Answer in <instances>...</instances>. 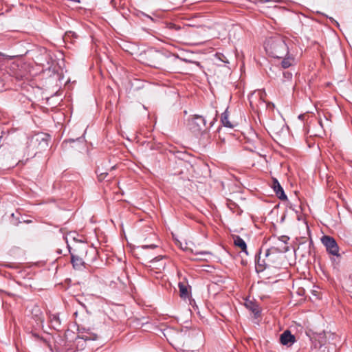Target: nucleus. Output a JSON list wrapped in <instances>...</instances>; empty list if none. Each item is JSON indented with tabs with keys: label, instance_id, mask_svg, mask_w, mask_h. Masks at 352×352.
I'll return each instance as SVG.
<instances>
[{
	"label": "nucleus",
	"instance_id": "nucleus-13",
	"mask_svg": "<svg viewBox=\"0 0 352 352\" xmlns=\"http://www.w3.org/2000/svg\"><path fill=\"white\" fill-rule=\"evenodd\" d=\"M260 254L261 252L259 253L258 257L256 258V270L258 272L264 271V270L270 265V263L272 261L270 256L265 257L266 259H261Z\"/></svg>",
	"mask_w": 352,
	"mask_h": 352
},
{
	"label": "nucleus",
	"instance_id": "nucleus-29",
	"mask_svg": "<svg viewBox=\"0 0 352 352\" xmlns=\"http://www.w3.org/2000/svg\"><path fill=\"white\" fill-rule=\"evenodd\" d=\"M329 19H330L332 22H333L334 23H336L337 26H339V23H338L336 21H335L333 18H330Z\"/></svg>",
	"mask_w": 352,
	"mask_h": 352
},
{
	"label": "nucleus",
	"instance_id": "nucleus-20",
	"mask_svg": "<svg viewBox=\"0 0 352 352\" xmlns=\"http://www.w3.org/2000/svg\"><path fill=\"white\" fill-rule=\"evenodd\" d=\"M283 60L281 62V66L283 68L286 69L289 67L294 64V59L289 56H285L283 58Z\"/></svg>",
	"mask_w": 352,
	"mask_h": 352
},
{
	"label": "nucleus",
	"instance_id": "nucleus-10",
	"mask_svg": "<svg viewBox=\"0 0 352 352\" xmlns=\"http://www.w3.org/2000/svg\"><path fill=\"white\" fill-rule=\"evenodd\" d=\"M31 314L32 318L35 320L37 325L43 326V323L44 322V316L41 308L38 305H34L33 306L31 310Z\"/></svg>",
	"mask_w": 352,
	"mask_h": 352
},
{
	"label": "nucleus",
	"instance_id": "nucleus-3",
	"mask_svg": "<svg viewBox=\"0 0 352 352\" xmlns=\"http://www.w3.org/2000/svg\"><path fill=\"white\" fill-rule=\"evenodd\" d=\"M147 58L149 66L161 69H170L173 62L177 60V56L170 53L155 51L148 53Z\"/></svg>",
	"mask_w": 352,
	"mask_h": 352
},
{
	"label": "nucleus",
	"instance_id": "nucleus-33",
	"mask_svg": "<svg viewBox=\"0 0 352 352\" xmlns=\"http://www.w3.org/2000/svg\"><path fill=\"white\" fill-rule=\"evenodd\" d=\"M223 63H228V61H226L224 60H221Z\"/></svg>",
	"mask_w": 352,
	"mask_h": 352
},
{
	"label": "nucleus",
	"instance_id": "nucleus-4",
	"mask_svg": "<svg viewBox=\"0 0 352 352\" xmlns=\"http://www.w3.org/2000/svg\"><path fill=\"white\" fill-rule=\"evenodd\" d=\"M289 240V238L285 235L278 238H274V245L266 250L265 256L269 257L273 254L285 253L288 252L289 250V248L287 245V242Z\"/></svg>",
	"mask_w": 352,
	"mask_h": 352
},
{
	"label": "nucleus",
	"instance_id": "nucleus-2",
	"mask_svg": "<svg viewBox=\"0 0 352 352\" xmlns=\"http://www.w3.org/2000/svg\"><path fill=\"white\" fill-rule=\"evenodd\" d=\"M265 50L269 56L274 58H283L289 54L285 38L280 35L267 38L265 43Z\"/></svg>",
	"mask_w": 352,
	"mask_h": 352
},
{
	"label": "nucleus",
	"instance_id": "nucleus-30",
	"mask_svg": "<svg viewBox=\"0 0 352 352\" xmlns=\"http://www.w3.org/2000/svg\"><path fill=\"white\" fill-rule=\"evenodd\" d=\"M68 142H74V139H69V140H68ZM65 142H67V141H65Z\"/></svg>",
	"mask_w": 352,
	"mask_h": 352
},
{
	"label": "nucleus",
	"instance_id": "nucleus-12",
	"mask_svg": "<svg viewBox=\"0 0 352 352\" xmlns=\"http://www.w3.org/2000/svg\"><path fill=\"white\" fill-rule=\"evenodd\" d=\"M272 188L279 199L282 201L287 199V197L285 195L283 188L276 178H273Z\"/></svg>",
	"mask_w": 352,
	"mask_h": 352
},
{
	"label": "nucleus",
	"instance_id": "nucleus-19",
	"mask_svg": "<svg viewBox=\"0 0 352 352\" xmlns=\"http://www.w3.org/2000/svg\"><path fill=\"white\" fill-rule=\"evenodd\" d=\"M178 287L181 298H186L188 296V292L186 285L183 283H179Z\"/></svg>",
	"mask_w": 352,
	"mask_h": 352
},
{
	"label": "nucleus",
	"instance_id": "nucleus-27",
	"mask_svg": "<svg viewBox=\"0 0 352 352\" xmlns=\"http://www.w3.org/2000/svg\"><path fill=\"white\" fill-rule=\"evenodd\" d=\"M157 246L155 245H145V246H143L144 248H156Z\"/></svg>",
	"mask_w": 352,
	"mask_h": 352
},
{
	"label": "nucleus",
	"instance_id": "nucleus-21",
	"mask_svg": "<svg viewBox=\"0 0 352 352\" xmlns=\"http://www.w3.org/2000/svg\"><path fill=\"white\" fill-rule=\"evenodd\" d=\"M32 336L33 338H34L36 340H38V341H41V342H43L45 346H49V342L48 341L39 336L38 333H36V332H32Z\"/></svg>",
	"mask_w": 352,
	"mask_h": 352
},
{
	"label": "nucleus",
	"instance_id": "nucleus-17",
	"mask_svg": "<svg viewBox=\"0 0 352 352\" xmlns=\"http://www.w3.org/2000/svg\"><path fill=\"white\" fill-rule=\"evenodd\" d=\"M43 51H44L43 56H44L45 60H43L42 58L39 57V56L36 57V64L42 65L43 67H44L45 65V63H47V65H50V60H51L49 54L47 53L46 50L43 49Z\"/></svg>",
	"mask_w": 352,
	"mask_h": 352
},
{
	"label": "nucleus",
	"instance_id": "nucleus-5",
	"mask_svg": "<svg viewBox=\"0 0 352 352\" xmlns=\"http://www.w3.org/2000/svg\"><path fill=\"white\" fill-rule=\"evenodd\" d=\"M206 121L201 116L195 115L188 121V127L194 134L201 135L206 131Z\"/></svg>",
	"mask_w": 352,
	"mask_h": 352
},
{
	"label": "nucleus",
	"instance_id": "nucleus-6",
	"mask_svg": "<svg viewBox=\"0 0 352 352\" xmlns=\"http://www.w3.org/2000/svg\"><path fill=\"white\" fill-rule=\"evenodd\" d=\"M322 243L326 248L327 252L333 256H339V247L336 241L331 236L324 235L321 238Z\"/></svg>",
	"mask_w": 352,
	"mask_h": 352
},
{
	"label": "nucleus",
	"instance_id": "nucleus-26",
	"mask_svg": "<svg viewBox=\"0 0 352 352\" xmlns=\"http://www.w3.org/2000/svg\"><path fill=\"white\" fill-rule=\"evenodd\" d=\"M258 97H259V98L261 100L260 102L261 103H264V100H262V93L258 91Z\"/></svg>",
	"mask_w": 352,
	"mask_h": 352
},
{
	"label": "nucleus",
	"instance_id": "nucleus-7",
	"mask_svg": "<svg viewBox=\"0 0 352 352\" xmlns=\"http://www.w3.org/2000/svg\"><path fill=\"white\" fill-rule=\"evenodd\" d=\"M166 263L163 261V256L155 257L150 261V270L154 273H161L164 270Z\"/></svg>",
	"mask_w": 352,
	"mask_h": 352
},
{
	"label": "nucleus",
	"instance_id": "nucleus-32",
	"mask_svg": "<svg viewBox=\"0 0 352 352\" xmlns=\"http://www.w3.org/2000/svg\"><path fill=\"white\" fill-rule=\"evenodd\" d=\"M82 140V138H77V140H78V141H80V140Z\"/></svg>",
	"mask_w": 352,
	"mask_h": 352
},
{
	"label": "nucleus",
	"instance_id": "nucleus-24",
	"mask_svg": "<svg viewBox=\"0 0 352 352\" xmlns=\"http://www.w3.org/2000/svg\"><path fill=\"white\" fill-rule=\"evenodd\" d=\"M188 25H184V26L183 27V28H186V27H188ZM174 28V29H173V31H175V32H178V31H179L180 30H182V28L181 26H179V25H177V24H175V28Z\"/></svg>",
	"mask_w": 352,
	"mask_h": 352
},
{
	"label": "nucleus",
	"instance_id": "nucleus-9",
	"mask_svg": "<svg viewBox=\"0 0 352 352\" xmlns=\"http://www.w3.org/2000/svg\"><path fill=\"white\" fill-rule=\"evenodd\" d=\"M296 341V337L292 334L289 330H285L280 336V342L283 345H285L287 346H292Z\"/></svg>",
	"mask_w": 352,
	"mask_h": 352
},
{
	"label": "nucleus",
	"instance_id": "nucleus-16",
	"mask_svg": "<svg viewBox=\"0 0 352 352\" xmlns=\"http://www.w3.org/2000/svg\"><path fill=\"white\" fill-rule=\"evenodd\" d=\"M234 244L241 248V251L245 254H248L246 243L239 236H236L234 237Z\"/></svg>",
	"mask_w": 352,
	"mask_h": 352
},
{
	"label": "nucleus",
	"instance_id": "nucleus-31",
	"mask_svg": "<svg viewBox=\"0 0 352 352\" xmlns=\"http://www.w3.org/2000/svg\"><path fill=\"white\" fill-rule=\"evenodd\" d=\"M6 266H7L8 267H13V266H12L11 265H6Z\"/></svg>",
	"mask_w": 352,
	"mask_h": 352
},
{
	"label": "nucleus",
	"instance_id": "nucleus-14",
	"mask_svg": "<svg viewBox=\"0 0 352 352\" xmlns=\"http://www.w3.org/2000/svg\"><path fill=\"white\" fill-rule=\"evenodd\" d=\"M49 320L52 327L56 330H60L61 327V320L58 314H50Z\"/></svg>",
	"mask_w": 352,
	"mask_h": 352
},
{
	"label": "nucleus",
	"instance_id": "nucleus-18",
	"mask_svg": "<svg viewBox=\"0 0 352 352\" xmlns=\"http://www.w3.org/2000/svg\"><path fill=\"white\" fill-rule=\"evenodd\" d=\"M228 110H226L222 114L221 117V122L222 124L228 128H233L234 125L229 121L228 120Z\"/></svg>",
	"mask_w": 352,
	"mask_h": 352
},
{
	"label": "nucleus",
	"instance_id": "nucleus-1",
	"mask_svg": "<svg viewBox=\"0 0 352 352\" xmlns=\"http://www.w3.org/2000/svg\"><path fill=\"white\" fill-rule=\"evenodd\" d=\"M71 255V263L75 270L85 267L86 262L91 263L96 259L97 252L84 242L76 243L72 248L67 245Z\"/></svg>",
	"mask_w": 352,
	"mask_h": 352
},
{
	"label": "nucleus",
	"instance_id": "nucleus-8",
	"mask_svg": "<svg viewBox=\"0 0 352 352\" xmlns=\"http://www.w3.org/2000/svg\"><path fill=\"white\" fill-rule=\"evenodd\" d=\"M78 338L87 340H96L98 338L97 333L91 331L90 329H86L84 327H78Z\"/></svg>",
	"mask_w": 352,
	"mask_h": 352
},
{
	"label": "nucleus",
	"instance_id": "nucleus-15",
	"mask_svg": "<svg viewBox=\"0 0 352 352\" xmlns=\"http://www.w3.org/2000/svg\"><path fill=\"white\" fill-rule=\"evenodd\" d=\"M245 305L254 314L255 318H258L260 316L261 309L256 303L252 301H247Z\"/></svg>",
	"mask_w": 352,
	"mask_h": 352
},
{
	"label": "nucleus",
	"instance_id": "nucleus-25",
	"mask_svg": "<svg viewBox=\"0 0 352 352\" xmlns=\"http://www.w3.org/2000/svg\"><path fill=\"white\" fill-rule=\"evenodd\" d=\"M283 76H285V78L289 79L292 78V74L291 73L287 72H283Z\"/></svg>",
	"mask_w": 352,
	"mask_h": 352
},
{
	"label": "nucleus",
	"instance_id": "nucleus-22",
	"mask_svg": "<svg viewBox=\"0 0 352 352\" xmlns=\"http://www.w3.org/2000/svg\"><path fill=\"white\" fill-rule=\"evenodd\" d=\"M173 28H175V24L170 22H166L165 23V28L168 30H173Z\"/></svg>",
	"mask_w": 352,
	"mask_h": 352
},
{
	"label": "nucleus",
	"instance_id": "nucleus-28",
	"mask_svg": "<svg viewBox=\"0 0 352 352\" xmlns=\"http://www.w3.org/2000/svg\"><path fill=\"white\" fill-rule=\"evenodd\" d=\"M217 115L216 114V115H215V118H214V120H213V121H212V122H210V127L212 126V125H213V124H214V121H216V120H217Z\"/></svg>",
	"mask_w": 352,
	"mask_h": 352
},
{
	"label": "nucleus",
	"instance_id": "nucleus-23",
	"mask_svg": "<svg viewBox=\"0 0 352 352\" xmlns=\"http://www.w3.org/2000/svg\"><path fill=\"white\" fill-rule=\"evenodd\" d=\"M251 138L249 139L250 142H255V140L257 139V135L254 132L250 133Z\"/></svg>",
	"mask_w": 352,
	"mask_h": 352
},
{
	"label": "nucleus",
	"instance_id": "nucleus-11",
	"mask_svg": "<svg viewBox=\"0 0 352 352\" xmlns=\"http://www.w3.org/2000/svg\"><path fill=\"white\" fill-rule=\"evenodd\" d=\"M108 162H104L101 163L100 165H98L96 173L98 176V179L100 182L103 181L106 177L108 175V170H113L116 168V166H112L110 168H107L104 165H106Z\"/></svg>",
	"mask_w": 352,
	"mask_h": 352
}]
</instances>
